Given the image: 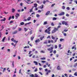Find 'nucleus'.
<instances>
[{"label":"nucleus","instance_id":"1","mask_svg":"<svg viewBox=\"0 0 77 77\" xmlns=\"http://www.w3.org/2000/svg\"><path fill=\"white\" fill-rule=\"evenodd\" d=\"M51 27H49L48 28V29H46L45 31V33H48V34H50V31H51Z\"/></svg>","mask_w":77,"mask_h":77},{"label":"nucleus","instance_id":"2","mask_svg":"<svg viewBox=\"0 0 77 77\" xmlns=\"http://www.w3.org/2000/svg\"><path fill=\"white\" fill-rule=\"evenodd\" d=\"M30 76L31 77H39V76H38V75H37L36 73L35 74V76H34V75L33 74H32L31 75H30Z\"/></svg>","mask_w":77,"mask_h":77},{"label":"nucleus","instance_id":"3","mask_svg":"<svg viewBox=\"0 0 77 77\" xmlns=\"http://www.w3.org/2000/svg\"><path fill=\"white\" fill-rule=\"evenodd\" d=\"M1 71H2V70L3 69V72L2 73H4V72H5V71H6V68H4L3 69V68L1 67Z\"/></svg>","mask_w":77,"mask_h":77},{"label":"nucleus","instance_id":"4","mask_svg":"<svg viewBox=\"0 0 77 77\" xmlns=\"http://www.w3.org/2000/svg\"><path fill=\"white\" fill-rule=\"evenodd\" d=\"M53 47H51L50 48H47V49L49 51H51L53 50Z\"/></svg>","mask_w":77,"mask_h":77},{"label":"nucleus","instance_id":"5","mask_svg":"<svg viewBox=\"0 0 77 77\" xmlns=\"http://www.w3.org/2000/svg\"><path fill=\"white\" fill-rule=\"evenodd\" d=\"M40 42V40H39V39H38L35 41V43H38V42Z\"/></svg>","mask_w":77,"mask_h":77},{"label":"nucleus","instance_id":"6","mask_svg":"<svg viewBox=\"0 0 77 77\" xmlns=\"http://www.w3.org/2000/svg\"><path fill=\"white\" fill-rule=\"evenodd\" d=\"M17 32H18V31L16 30L15 31L13 32L12 33L13 35H15V34H17Z\"/></svg>","mask_w":77,"mask_h":77},{"label":"nucleus","instance_id":"7","mask_svg":"<svg viewBox=\"0 0 77 77\" xmlns=\"http://www.w3.org/2000/svg\"><path fill=\"white\" fill-rule=\"evenodd\" d=\"M65 14V12H62L61 13H60V14H59V15H60V16H61V15H63Z\"/></svg>","mask_w":77,"mask_h":77},{"label":"nucleus","instance_id":"8","mask_svg":"<svg viewBox=\"0 0 77 77\" xmlns=\"http://www.w3.org/2000/svg\"><path fill=\"white\" fill-rule=\"evenodd\" d=\"M50 11H48L47 13L45 14L46 15H49L50 14Z\"/></svg>","mask_w":77,"mask_h":77},{"label":"nucleus","instance_id":"9","mask_svg":"<svg viewBox=\"0 0 77 77\" xmlns=\"http://www.w3.org/2000/svg\"><path fill=\"white\" fill-rule=\"evenodd\" d=\"M33 63L35 64V65H38V62L36 61H34Z\"/></svg>","mask_w":77,"mask_h":77},{"label":"nucleus","instance_id":"10","mask_svg":"<svg viewBox=\"0 0 77 77\" xmlns=\"http://www.w3.org/2000/svg\"><path fill=\"white\" fill-rule=\"evenodd\" d=\"M31 18H32V17H29L27 19V20L28 21H30V20H31Z\"/></svg>","mask_w":77,"mask_h":77},{"label":"nucleus","instance_id":"11","mask_svg":"<svg viewBox=\"0 0 77 77\" xmlns=\"http://www.w3.org/2000/svg\"><path fill=\"white\" fill-rule=\"evenodd\" d=\"M19 14H16V15L15 17H16V19H17L18 18V17H19Z\"/></svg>","mask_w":77,"mask_h":77},{"label":"nucleus","instance_id":"12","mask_svg":"<svg viewBox=\"0 0 77 77\" xmlns=\"http://www.w3.org/2000/svg\"><path fill=\"white\" fill-rule=\"evenodd\" d=\"M54 31H55V32L56 31H57L58 30V29L56 28H54Z\"/></svg>","mask_w":77,"mask_h":77},{"label":"nucleus","instance_id":"13","mask_svg":"<svg viewBox=\"0 0 77 77\" xmlns=\"http://www.w3.org/2000/svg\"><path fill=\"white\" fill-rule=\"evenodd\" d=\"M57 69L58 70H60V69H61L60 67V66H58L57 67Z\"/></svg>","mask_w":77,"mask_h":77},{"label":"nucleus","instance_id":"14","mask_svg":"<svg viewBox=\"0 0 77 77\" xmlns=\"http://www.w3.org/2000/svg\"><path fill=\"white\" fill-rule=\"evenodd\" d=\"M45 42H44V44H47V40H46L45 41Z\"/></svg>","mask_w":77,"mask_h":77},{"label":"nucleus","instance_id":"15","mask_svg":"<svg viewBox=\"0 0 77 77\" xmlns=\"http://www.w3.org/2000/svg\"><path fill=\"white\" fill-rule=\"evenodd\" d=\"M6 39V37H4V38L2 39V42H5V40Z\"/></svg>","mask_w":77,"mask_h":77},{"label":"nucleus","instance_id":"16","mask_svg":"<svg viewBox=\"0 0 77 77\" xmlns=\"http://www.w3.org/2000/svg\"><path fill=\"white\" fill-rule=\"evenodd\" d=\"M40 59L41 60H45V59H46V58L45 57H44L43 58H41Z\"/></svg>","mask_w":77,"mask_h":77},{"label":"nucleus","instance_id":"17","mask_svg":"<svg viewBox=\"0 0 77 77\" xmlns=\"http://www.w3.org/2000/svg\"><path fill=\"white\" fill-rule=\"evenodd\" d=\"M24 30L25 32H27L28 30V29H27L26 28H24Z\"/></svg>","mask_w":77,"mask_h":77},{"label":"nucleus","instance_id":"18","mask_svg":"<svg viewBox=\"0 0 77 77\" xmlns=\"http://www.w3.org/2000/svg\"><path fill=\"white\" fill-rule=\"evenodd\" d=\"M60 42H62L63 41H64V39L63 38H60Z\"/></svg>","mask_w":77,"mask_h":77},{"label":"nucleus","instance_id":"19","mask_svg":"<svg viewBox=\"0 0 77 77\" xmlns=\"http://www.w3.org/2000/svg\"><path fill=\"white\" fill-rule=\"evenodd\" d=\"M58 39V38H56V40H55L54 41V43H55V42H57V40Z\"/></svg>","mask_w":77,"mask_h":77},{"label":"nucleus","instance_id":"20","mask_svg":"<svg viewBox=\"0 0 77 77\" xmlns=\"http://www.w3.org/2000/svg\"><path fill=\"white\" fill-rule=\"evenodd\" d=\"M47 24V21H45L43 23V25H45Z\"/></svg>","mask_w":77,"mask_h":77},{"label":"nucleus","instance_id":"21","mask_svg":"<svg viewBox=\"0 0 77 77\" xmlns=\"http://www.w3.org/2000/svg\"><path fill=\"white\" fill-rule=\"evenodd\" d=\"M29 35H32V31L31 30V31L29 32Z\"/></svg>","mask_w":77,"mask_h":77},{"label":"nucleus","instance_id":"22","mask_svg":"<svg viewBox=\"0 0 77 77\" xmlns=\"http://www.w3.org/2000/svg\"><path fill=\"white\" fill-rule=\"evenodd\" d=\"M15 11V10L14 9V8H13L12 9V12H13L14 13V12Z\"/></svg>","mask_w":77,"mask_h":77},{"label":"nucleus","instance_id":"23","mask_svg":"<svg viewBox=\"0 0 77 77\" xmlns=\"http://www.w3.org/2000/svg\"><path fill=\"white\" fill-rule=\"evenodd\" d=\"M44 38V36L40 37V40H41V41H42V40L43 39V38Z\"/></svg>","mask_w":77,"mask_h":77},{"label":"nucleus","instance_id":"24","mask_svg":"<svg viewBox=\"0 0 77 77\" xmlns=\"http://www.w3.org/2000/svg\"><path fill=\"white\" fill-rule=\"evenodd\" d=\"M34 7L35 8H36V7H37V6L38 5V4H34Z\"/></svg>","mask_w":77,"mask_h":77},{"label":"nucleus","instance_id":"25","mask_svg":"<svg viewBox=\"0 0 77 77\" xmlns=\"http://www.w3.org/2000/svg\"><path fill=\"white\" fill-rule=\"evenodd\" d=\"M66 22V21H63L62 22V24L63 25V24H65Z\"/></svg>","mask_w":77,"mask_h":77},{"label":"nucleus","instance_id":"26","mask_svg":"<svg viewBox=\"0 0 77 77\" xmlns=\"http://www.w3.org/2000/svg\"><path fill=\"white\" fill-rule=\"evenodd\" d=\"M24 23L23 22H22L21 23H20V25H24Z\"/></svg>","mask_w":77,"mask_h":77},{"label":"nucleus","instance_id":"27","mask_svg":"<svg viewBox=\"0 0 77 77\" xmlns=\"http://www.w3.org/2000/svg\"><path fill=\"white\" fill-rule=\"evenodd\" d=\"M33 39H34V37L32 36L31 38V41H32L33 40Z\"/></svg>","mask_w":77,"mask_h":77},{"label":"nucleus","instance_id":"28","mask_svg":"<svg viewBox=\"0 0 77 77\" xmlns=\"http://www.w3.org/2000/svg\"><path fill=\"white\" fill-rule=\"evenodd\" d=\"M30 12H33V8H32L31 9L29 10Z\"/></svg>","mask_w":77,"mask_h":77},{"label":"nucleus","instance_id":"29","mask_svg":"<svg viewBox=\"0 0 77 77\" xmlns=\"http://www.w3.org/2000/svg\"><path fill=\"white\" fill-rule=\"evenodd\" d=\"M6 20V18H4L3 19H2L1 21H5Z\"/></svg>","mask_w":77,"mask_h":77},{"label":"nucleus","instance_id":"30","mask_svg":"<svg viewBox=\"0 0 77 77\" xmlns=\"http://www.w3.org/2000/svg\"><path fill=\"white\" fill-rule=\"evenodd\" d=\"M55 32H56L55 31H54V29L53 30H52V31L51 33H52L53 34V33H55Z\"/></svg>","mask_w":77,"mask_h":77},{"label":"nucleus","instance_id":"31","mask_svg":"<svg viewBox=\"0 0 77 77\" xmlns=\"http://www.w3.org/2000/svg\"><path fill=\"white\" fill-rule=\"evenodd\" d=\"M51 38L52 39L54 40L55 39V37H54V36H51Z\"/></svg>","mask_w":77,"mask_h":77},{"label":"nucleus","instance_id":"32","mask_svg":"<svg viewBox=\"0 0 77 77\" xmlns=\"http://www.w3.org/2000/svg\"><path fill=\"white\" fill-rule=\"evenodd\" d=\"M57 20V18L56 17H54L53 19V20L54 21V20Z\"/></svg>","mask_w":77,"mask_h":77},{"label":"nucleus","instance_id":"33","mask_svg":"<svg viewBox=\"0 0 77 77\" xmlns=\"http://www.w3.org/2000/svg\"><path fill=\"white\" fill-rule=\"evenodd\" d=\"M66 9L67 10H68V11H69V9H70V8H69V7H68L66 8Z\"/></svg>","mask_w":77,"mask_h":77},{"label":"nucleus","instance_id":"34","mask_svg":"<svg viewBox=\"0 0 77 77\" xmlns=\"http://www.w3.org/2000/svg\"><path fill=\"white\" fill-rule=\"evenodd\" d=\"M22 30V29H21V28H18V31H19V32H20V31H21Z\"/></svg>","mask_w":77,"mask_h":77},{"label":"nucleus","instance_id":"35","mask_svg":"<svg viewBox=\"0 0 77 77\" xmlns=\"http://www.w3.org/2000/svg\"><path fill=\"white\" fill-rule=\"evenodd\" d=\"M51 24L52 26H54V25L53 22L51 23Z\"/></svg>","mask_w":77,"mask_h":77},{"label":"nucleus","instance_id":"36","mask_svg":"<svg viewBox=\"0 0 77 77\" xmlns=\"http://www.w3.org/2000/svg\"><path fill=\"white\" fill-rule=\"evenodd\" d=\"M35 54H38V52L37 51H35Z\"/></svg>","mask_w":77,"mask_h":77},{"label":"nucleus","instance_id":"37","mask_svg":"<svg viewBox=\"0 0 77 77\" xmlns=\"http://www.w3.org/2000/svg\"><path fill=\"white\" fill-rule=\"evenodd\" d=\"M40 53H45V51H40Z\"/></svg>","mask_w":77,"mask_h":77},{"label":"nucleus","instance_id":"38","mask_svg":"<svg viewBox=\"0 0 77 77\" xmlns=\"http://www.w3.org/2000/svg\"><path fill=\"white\" fill-rule=\"evenodd\" d=\"M42 63H45L46 62V61L45 60H42L41 61Z\"/></svg>","mask_w":77,"mask_h":77},{"label":"nucleus","instance_id":"39","mask_svg":"<svg viewBox=\"0 0 77 77\" xmlns=\"http://www.w3.org/2000/svg\"><path fill=\"white\" fill-rule=\"evenodd\" d=\"M62 8L63 9H65V6H63L62 7Z\"/></svg>","mask_w":77,"mask_h":77},{"label":"nucleus","instance_id":"40","mask_svg":"<svg viewBox=\"0 0 77 77\" xmlns=\"http://www.w3.org/2000/svg\"><path fill=\"white\" fill-rule=\"evenodd\" d=\"M26 3H27L28 4H31L32 3H33V2H32L31 3H29L27 2H26Z\"/></svg>","mask_w":77,"mask_h":77},{"label":"nucleus","instance_id":"41","mask_svg":"<svg viewBox=\"0 0 77 77\" xmlns=\"http://www.w3.org/2000/svg\"><path fill=\"white\" fill-rule=\"evenodd\" d=\"M26 2H28V3H30L31 2L30 0H28L27 1H26Z\"/></svg>","mask_w":77,"mask_h":77},{"label":"nucleus","instance_id":"42","mask_svg":"<svg viewBox=\"0 0 77 77\" xmlns=\"http://www.w3.org/2000/svg\"><path fill=\"white\" fill-rule=\"evenodd\" d=\"M38 71V69L37 68H35V70H34L35 72H36Z\"/></svg>","mask_w":77,"mask_h":77},{"label":"nucleus","instance_id":"43","mask_svg":"<svg viewBox=\"0 0 77 77\" xmlns=\"http://www.w3.org/2000/svg\"><path fill=\"white\" fill-rule=\"evenodd\" d=\"M13 42H15H15H16V43H17V42H18V41H16L15 40H14V41H13Z\"/></svg>","mask_w":77,"mask_h":77},{"label":"nucleus","instance_id":"44","mask_svg":"<svg viewBox=\"0 0 77 77\" xmlns=\"http://www.w3.org/2000/svg\"><path fill=\"white\" fill-rule=\"evenodd\" d=\"M74 75H75V76H77V72H75L74 74Z\"/></svg>","mask_w":77,"mask_h":77},{"label":"nucleus","instance_id":"45","mask_svg":"<svg viewBox=\"0 0 77 77\" xmlns=\"http://www.w3.org/2000/svg\"><path fill=\"white\" fill-rule=\"evenodd\" d=\"M11 36H9L8 38V41H10V39H11Z\"/></svg>","mask_w":77,"mask_h":77},{"label":"nucleus","instance_id":"46","mask_svg":"<svg viewBox=\"0 0 77 77\" xmlns=\"http://www.w3.org/2000/svg\"><path fill=\"white\" fill-rule=\"evenodd\" d=\"M66 26H68V23H67V22L66 21V22H65V24Z\"/></svg>","mask_w":77,"mask_h":77},{"label":"nucleus","instance_id":"47","mask_svg":"<svg viewBox=\"0 0 77 77\" xmlns=\"http://www.w3.org/2000/svg\"><path fill=\"white\" fill-rule=\"evenodd\" d=\"M36 16L37 18H38V17H39L40 16L39 14H37Z\"/></svg>","mask_w":77,"mask_h":77},{"label":"nucleus","instance_id":"48","mask_svg":"<svg viewBox=\"0 0 77 77\" xmlns=\"http://www.w3.org/2000/svg\"><path fill=\"white\" fill-rule=\"evenodd\" d=\"M55 48H57V45H54Z\"/></svg>","mask_w":77,"mask_h":77},{"label":"nucleus","instance_id":"49","mask_svg":"<svg viewBox=\"0 0 77 77\" xmlns=\"http://www.w3.org/2000/svg\"><path fill=\"white\" fill-rule=\"evenodd\" d=\"M39 74L40 75H42L43 74L42 73V72H39Z\"/></svg>","mask_w":77,"mask_h":77},{"label":"nucleus","instance_id":"50","mask_svg":"<svg viewBox=\"0 0 77 77\" xmlns=\"http://www.w3.org/2000/svg\"><path fill=\"white\" fill-rule=\"evenodd\" d=\"M14 61H13L12 65L13 66V67H14Z\"/></svg>","mask_w":77,"mask_h":77},{"label":"nucleus","instance_id":"51","mask_svg":"<svg viewBox=\"0 0 77 77\" xmlns=\"http://www.w3.org/2000/svg\"><path fill=\"white\" fill-rule=\"evenodd\" d=\"M46 3V1L44 0L43 1V3L45 4Z\"/></svg>","mask_w":77,"mask_h":77},{"label":"nucleus","instance_id":"52","mask_svg":"<svg viewBox=\"0 0 77 77\" xmlns=\"http://www.w3.org/2000/svg\"><path fill=\"white\" fill-rule=\"evenodd\" d=\"M68 30V29L64 30V32H67Z\"/></svg>","mask_w":77,"mask_h":77},{"label":"nucleus","instance_id":"53","mask_svg":"<svg viewBox=\"0 0 77 77\" xmlns=\"http://www.w3.org/2000/svg\"><path fill=\"white\" fill-rule=\"evenodd\" d=\"M11 40L12 41H14V38H12Z\"/></svg>","mask_w":77,"mask_h":77},{"label":"nucleus","instance_id":"54","mask_svg":"<svg viewBox=\"0 0 77 77\" xmlns=\"http://www.w3.org/2000/svg\"><path fill=\"white\" fill-rule=\"evenodd\" d=\"M43 8H44V5H42L41 7V9H43Z\"/></svg>","mask_w":77,"mask_h":77},{"label":"nucleus","instance_id":"55","mask_svg":"<svg viewBox=\"0 0 77 77\" xmlns=\"http://www.w3.org/2000/svg\"><path fill=\"white\" fill-rule=\"evenodd\" d=\"M36 2L38 3H40V1H37Z\"/></svg>","mask_w":77,"mask_h":77},{"label":"nucleus","instance_id":"56","mask_svg":"<svg viewBox=\"0 0 77 77\" xmlns=\"http://www.w3.org/2000/svg\"><path fill=\"white\" fill-rule=\"evenodd\" d=\"M32 23V22H29L28 23H27V24H31Z\"/></svg>","mask_w":77,"mask_h":77},{"label":"nucleus","instance_id":"57","mask_svg":"<svg viewBox=\"0 0 77 77\" xmlns=\"http://www.w3.org/2000/svg\"><path fill=\"white\" fill-rule=\"evenodd\" d=\"M54 54H56V51L54 50Z\"/></svg>","mask_w":77,"mask_h":77},{"label":"nucleus","instance_id":"58","mask_svg":"<svg viewBox=\"0 0 77 77\" xmlns=\"http://www.w3.org/2000/svg\"><path fill=\"white\" fill-rule=\"evenodd\" d=\"M66 17H69V14H66Z\"/></svg>","mask_w":77,"mask_h":77},{"label":"nucleus","instance_id":"59","mask_svg":"<svg viewBox=\"0 0 77 77\" xmlns=\"http://www.w3.org/2000/svg\"><path fill=\"white\" fill-rule=\"evenodd\" d=\"M32 51H29V54H31V53H32Z\"/></svg>","mask_w":77,"mask_h":77},{"label":"nucleus","instance_id":"60","mask_svg":"<svg viewBox=\"0 0 77 77\" xmlns=\"http://www.w3.org/2000/svg\"><path fill=\"white\" fill-rule=\"evenodd\" d=\"M16 29V27H13L12 28V29H13V30H14V29Z\"/></svg>","mask_w":77,"mask_h":77},{"label":"nucleus","instance_id":"61","mask_svg":"<svg viewBox=\"0 0 77 77\" xmlns=\"http://www.w3.org/2000/svg\"><path fill=\"white\" fill-rule=\"evenodd\" d=\"M11 45H14V47H15V45H14V43H11Z\"/></svg>","mask_w":77,"mask_h":77},{"label":"nucleus","instance_id":"62","mask_svg":"<svg viewBox=\"0 0 77 77\" xmlns=\"http://www.w3.org/2000/svg\"><path fill=\"white\" fill-rule=\"evenodd\" d=\"M55 5V4H54L52 5L51 6V7H53V6H54V5Z\"/></svg>","mask_w":77,"mask_h":77},{"label":"nucleus","instance_id":"63","mask_svg":"<svg viewBox=\"0 0 77 77\" xmlns=\"http://www.w3.org/2000/svg\"><path fill=\"white\" fill-rule=\"evenodd\" d=\"M44 68H46L47 67V65H44L43 66Z\"/></svg>","mask_w":77,"mask_h":77},{"label":"nucleus","instance_id":"64","mask_svg":"<svg viewBox=\"0 0 77 77\" xmlns=\"http://www.w3.org/2000/svg\"><path fill=\"white\" fill-rule=\"evenodd\" d=\"M60 27L61 26H59L58 27H57V29H59V28H60Z\"/></svg>","mask_w":77,"mask_h":77}]
</instances>
